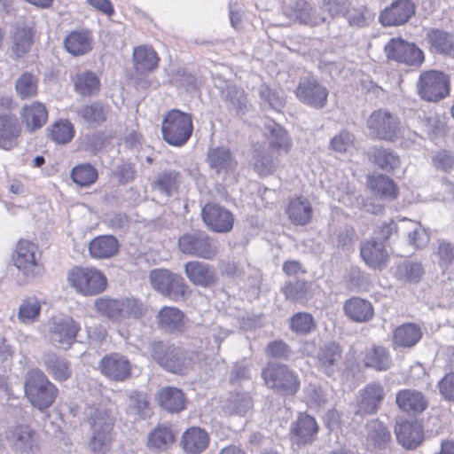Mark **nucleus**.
Listing matches in <instances>:
<instances>
[{
    "instance_id": "nucleus-1",
    "label": "nucleus",
    "mask_w": 454,
    "mask_h": 454,
    "mask_svg": "<svg viewBox=\"0 0 454 454\" xmlns=\"http://www.w3.org/2000/svg\"><path fill=\"white\" fill-rule=\"evenodd\" d=\"M25 393L31 404L43 411L54 403L59 390L40 370H31L26 375Z\"/></svg>"
},
{
    "instance_id": "nucleus-2",
    "label": "nucleus",
    "mask_w": 454,
    "mask_h": 454,
    "mask_svg": "<svg viewBox=\"0 0 454 454\" xmlns=\"http://www.w3.org/2000/svg\"><path fill=\"white\" fill-rule=\"evenodd\" d=\"M95 308L98 313L114 321L130 317L139 318L146 310L145 305L134 297L98 298L95 301Z\"/></svg>"
},
{
    "instance_id": "nucleus-3",
    "label": "nucleus",
    "mask_w": 454,
    "mask_h": 454,
    "mask_svg": "<svg viewBox=\"0 0 454 454\" xmlns=\"http://www.w3.org/2000/svg\"><path fill=\"white\" fill-rule=\"evenodd\" d=\"M193 130L190 114L177 109L170 110L161 124L163 139L173 146H183L187 143Z\"/></svg>"
},
{
    "instance_id": "nucleus-4",
    "label": "nucleus",
    "mask_w": 454,
    "mask_h": 454,
    "mask_svg": "<svg viewBox=\"0 0 454 454\" xmlns=\"http://www.w3.org/2000/svg\"><path fill=\"white\" fill-rule=\"evenodd\" d=\"M262 377L267 387L283 395H293L301 387L298 374L283 364H268Z\"/></svg>"
},
{
    "instance_id": "nucleus-5",
    "label": "nucleus",
    "mask_w": 454,
    "mask_h": 454,
    "mask_svg": "<svg viewBox=\"0 0 454 454\" xmlns=\"http://www.w3.org/2000/svg\"><path fill=\"white\" fill-rule=\"evenodd\" d=\"M67 281L77 293L92 296L102 293L107 284L106 276L98 269L76 267L67 276Z\"/></svg>"
},
{
    "instance_id": "nucleus-6",
    "label": "nucleus",
    "mask_w": 454,
    "mask_h": 454,
    "mask_svg": "<svg viewBox=\"0 0 454 454\" xmlns=\"http://www.w3.org/2000/svg\"><path fill=\"white\" fill-rule=\"evenodd\" d=\"M150 283L153 288L164 297L175 301L185 299L188 286L184 278L165 269H155L150 271Z\"/></svg>"
},
{
    "instance_id": "nucleus-7",
    "label": "nucleus",
    "mask_w": 454,
    "mask_h": 454,
    "mask_svg": "<svg viewBox=\"0 0 454 454\" xmlns=\"http://www.w3.org/2000/svg\"><path fill=\"white\" fill-rule=\"evenodd\" d=\"M370 135L380 140L395 142L404 135V128L399 119L386 110H376L367 121Z\"/></svg>"
},
{
    "instance_id": "nucleus-8",
    "label": "nucleus",
    "mask_w": 454,
    "mask_h": 454,
    "mask_svg": "<svg viewBox=\"0 0 454 454\" xmlns=\"http://www.w3.org/2000/svg\"><path fill=\"white\" fill-rule=\"evenodd\" d=\"M152 358L165 370L179 374H185L191 365L183 351L174 346H167L162 342H153L150 345Z\"/></svg>"
},
{
    "instance_id": "nucleus-9",
    "label": "nucleus",
    "mask_w": 454,
    "mask_h": 454,
    "mask_svg": "<svg viewBox=\"0 0 454 454\" xmlns=\"http://www.w3.org/2000/svg\"><path fill=\"white\" fill-rule=\"evenodd\" d=\"M179 250L187 255L206 260L213 259L218 252V243L203 231L184 233L178 239Z\"/></svg>"
},
{
    "instance_id": "nucleus-10",
    "label": "nucleus",
    "mask_w": 454,
    "mask_h": 454,
    "mask_svg": "<svg viewBox=\"0 0 454 454\" xmlns=\"http://www.w3.org/2000/svg\"><path fill=\"white\" fill-rule=\"evenodd\" d=\"M417 89L421 98L429 102H438L448 96L450 79L440 71H424L418 80Z\"/></svg>"
},
{
    "instance_id": "nucleus-11",
    "label": "nucleus",
    "mask_w": 454,
    "mask_h": 454,
    "mask_svg": "<svg viewBox=\"0 0 454 454\" xmlns=\"http://www.w3.org/2000/svg\"><path fill=\"white\" fill-rule=\"evenodd\" d=\"M91 419L93 434L89 448L93 454H106L110 446L114 419L106 409H97Z\"/></svg>"
},
{
    "instance_id": "nucleus-12",
    "label": "nucleus",
    "mask_w": 454,
    "mask_h": 454,
    "mask_svg": "<svg viewBox=\"0 0 454 454\" xmlns=\"http://www.w3.org/2000/svg\"><path fill=\"white\" fill-rule=\"evenodd\" d=\"M384 51L389 60L408 66H419L424 61L423 51L414 43L403 38H391L384 46Z\"/></svg>"
},
{
    "instance_id": "nucleus-13",
    "label": "nucleus",
    "mask_w": 454,
    "mask_h": 454,
    "mask_svg": "<svg viewBox=\"0 0 454 454\" xmlns=\"http://www.w3.org/2000/svg\"><path fill=\"white\" fill-rule=\"evenodd\" d=\"M36 251L37 247L35 244L27 240H20L12 256L15 267L27 278H34L41 273V266L35 258Z\"/></svg>"
},
{
    "instance_id": "nucleus-14",
    "label": "nucleus",
    "mask_w": 454,
    "mask_h": 454,
    "mask_svg": "<svg viewBox=\"0 0 454 454\" xmlns=\"http://www.w3.org/2000/svg\"><path fill=\"white\" fill-rule=\"evenodd\" d=\"M201 216L206 226L214 232H229L234 224L232 213L214 203H207L203 207Z\"/></svg>"
},
{
    "instance_id": "nucleus-15",
    "label": "nucleus",
    "mask_w": 454,
    "mask_h": 454,
    "mask_svg": "<svg viewBox=\"0 0 454 454\" xmlns=\"http://www.w3.org/2000/svg\"><path fill=\"white\" fill-rule=\"evenodd\" d=\"M328 94L327 88L314 78L301 81L296 89L298 99L316 109H321L325 106Z\"/></svg>"
},
{
    "instance_id": "nucleus-16",
    "label": "nucleus",
    "mask_w": 454,
    "mask_h": 454,
    "mask_svg": "<svg viewBox=\"0 0 454 454\" xmlns=\"http://www.w3.org/2000/svg\"><path fill=\"white\" fill-rule=\"evenodd\" d=\"M100 372L113 381H124L131 374V364L129 359L120 353L104 356L99 363Z\"/></svg>"
},
{
    "instance_id": "nucleus-17",
    "label": "nucleus",
    "mask_w": 454,
    "mask_h": 454,
    "mask_svg": "<svg viewBox=\"0 0 454 454\" xmlns=\"http://www.w3.org/2000/svg\"><path fill=\"white\" fill-rule=\"evenodd\" d=\"M79 330V325L72 317H55L50 326V338L53 343L67 349L75 341Z\"/></svg>"
},
{
    "instance_id": "nucleus-18",
    "label": "nucleus",
    "mask_w": 454,
    "mask_h": 454,
    "mask_svg": "<svg viewBox=\"0 0 454 454\" xmlns=\"http://www.w3.org/2000/svg\"><path fill=\"white\" fill-rule=\"evenodd\" d=\"M385 397V390L380 383L368 384L359 392L356 415L374 414L380 409Z\"/></svg>"
},
{
    "instance_id": "nucleus-19",
    "label": "nucleus",
    "mask_w": 454,
    "mask_h": 454,
    "mask_svg": "<svg viewBox=\"0 0 454 454\" xmlns=\"http://www.w3.org/2000/svg\"><path fill=\"white\" fill-rule=\"evenodd\" d=\"M414 13L415 4L411 0H396L380 12L379 20L383 26H400Z\"/></svg>"
},
{
    "instance_id": "nucleus-20",
    "label": "nucleus",
    "mask_w": 454,
    "mask_h": 454,
    "mask_svg": "<svg viewBox=\"0 0 454 454\" xmlns=\"http://www.w3.org/2000/svg\"><path fill=\"white\" fill-rule=\"evenodd\" d=\"M360 254L364 262L372 269L382 270L389 261V253L381 241L374 239L361 244Z\"/></svg>"
},
{
    "instance_id": "nucleus-21",
    "label": "nucleus",
    "mask_w": 454,
    "mask_h": 454,
    "mask_svg": "<svg viewBox=\"0 0 454 454\" xmlns=\"http://www.w3.org/2000/svg\"><path fill=\"white\" fill-rule=\"evenodd\" d=\"M318 426L316 419L305 413H300L290 429L291 440L298 446L312 442L317 434Z\"/></svg>"
},
{
    "instance_id": "nucleus-22",
    "label": "nucleus",
    "mask_w": 454,
    "mask_h": 454,
    "mask_svg": "<svg viewBox=\"0 0 454 454\" xmlns=\"http://www.w3.org/2000/svg\"><path fill=\"white\" fill-rule=\"evenodd\" d=\"M21 125L16 115L0 114V149L10 151L18 146Z\"/></svg>"
},
{
    "instance_id": "nucleus-23",
    "label": "nucleus",
    "mask_w": 454,
    "mask_h": 454,
    "mask_svg": "<svg viewBox=\"0 0 454 454\" xmlns=\"http://www.w3.org/2000/svg\"><path fill=\"white\" fill-rule=\"evenodd\" d=\"M342 350L336 343H328L322 347L317 355V368L327 376L340 370Z\"/></svg>"
},
{
    "instance_id": "nucleus-24",
    "label": "nucleus",
    "mask_w": 454,
    "mask_h": 454,
    "mask_svg": "<svg viewBox=\"0 0 454 454\" xmlns=\"http://www.w3.org/2000/svg\"><path fill=\"white\" fill-rule=\"evenodd\" d=\"M20 117L26 130L32 133L40 129L46 123L48 111L44 104L34 101L22 106Z\"/></svg>"
},
{
    "instance_id": "nucleus-25",
    "label": "nucleus",
    "mask_w": 454,
    "mask_h": 454,
    "mask_svg": "<svg viewBox=\"0 0 454 454\" xmlns=\"http://www.w3.org/2000/svg\"><path fill=\"white\" fill-rule=\"evenodd\" d=\"M184 273L193 285L203 287L214 285L217 279L212 266L198 261L187 262L184 265Z\"/></svg>"
},
{
    "instance_id": "nucleus-26",
    "label": "nucleus",
    "mask_w": 454,
    "mask_h": 454,
    "mask_svg": "<svg viewBox=\"0 0 454 454\" xmlns=\"http://www.w3.org/2000/svg\"><path fill=\"white\" fill-rule=\"evenodd\" d=\"M210 168L218 175L226 176L235 170L237 160L231 152L225 147L212 148L207 153Z\"/></svg>"
},
{
    "instance_id": "nucleus-27",
    "label": "nucleus",
    "mask_w": 454,
    "mask_h": 454,
    "mask_svg": "<svg viewBox=\"0 0 454 454\" xmlns=\"http://www.w3.org/2000/svg\"><path fill=\"white\" fill-rule=\"evenodd\" d=\"M397 441L406 449H415L423 441L422 427L417 422L402 421L395 427Z\"/></svg>"
},
{
    "instance_id": "nucleus-28",
    "label": "nucleus",
    "mask_w": 454,
    "mask_h": 454,
    "mask_svg": "<svg viewBox=\"0 0 454 454\" xmlns=\"http://www.w3.org/2000/svg\"><path fill=\"white\" fill-rule=\"evenodd\" d=\"M7 441L17 454H32L34 449V431L27 426H18L11 430Z\"/></svg>"
},
{
    "instance_id": "nucleus-29",
    "label": "nucleus",
    "mask_w": 454,
    "mask_h": 454,
    "mask_svg": "<svg viewBox=\"0 0 454 454\" xmlns=\"http://www.w3.org/2000/svg\"><path fill=\"white\" fill-rule=\"evenodd\" d=\"M395 402L401 410L415 414L423 412L428 406V402L425 395L416 389L398 391Z\"/></svg>"
},
{
    "instance_id": "nucleus-30",
    "label": "nucleus",
    "mask_w": 454,
    "mask_h": 454,
    "mask_svg": "<svg viewBox=\"0 0 454 454\" xmlns=\"http://www.w3.org/2000/svg\"><path fill=\"white\" fill-rule=\"evenodd\" d=\"M343 309L346 316L356 323L368 322L374 316L372 303L359 297H353L346 301Z\"/></svg>"
},
{
    "instance_id": "nucleus-31",
    "label": "nucleus",
    "mask_w": 454,
    "mask_h": 454,
    "mask_svg": "<svg viewBox=\"0 0 454 454\" xmlns=\"http://www.w3.org/2000/svg\"><path fill=\"white\" fill-rule=\"evenodd\" d=\"M265 134L270 146L275 149L278 154H286L290 151L291 139L280 125L273 121H267L265 123Z\"/></svg>"
},
{
    "instance_id": "nucleus-32",
    "label": "nucleus",
    "mask_w": 454,
    "mask_h": 454,
    "mask_svg": "<svg viewBox=\"0 0 454 454\" xmlns=\"http://www.w3.org/2000/svg\"><path fill=\"white\" fill-rule=\"evenodd\" d=\"M43 362L48 373L58 381H66L71 377L70 363L53 352H47L43 356Z\"/></svg>"
},
{
    "instance_id": "nucleus-33",
    "label": "nucleus",
    "mask_w": 454,
    "mask_h": 454,
    "mask_svg": "<svg viewBox=\"0 0 454 454\" xmlns=\"http://www.w3.org/2000/svg\"><path fill=\"white\" fill-rule=\"evenodd\" d=\"M119 250V242L112 235H102L93 239L89 245L91 257L108 259L114 256Z\"/></svg>"
},
{
    "instance_id": "nucleus-34",
    "label": "nucleus",
    "mask_w": 454,
    "mask_h": 454,
    "mask_svg": "<svg viewBox=\"0 0 454 454\" xmlns=\"http://www.w3.org/2000/svg\"><path fill=\"white\" fill-rule=\"evenodd\" d=\"M209 442L207 432L200 427L187 429L181 440L184 450L189 454H199L207 446Z\"/></svg>"
},
{
    "instance_id": "nucleus-35",
    "label": "nucleus",
    "mask_w": 454,
    "mask_h": 454,
    "mask_svg": "<svg viewBox=\"0 0 454 454\" xmlns=\"http://www.w3.org/2000/svg\"><path fill=\"white\" fill-rule=\"evenodd\" d=\"M160 405L169 412H179L185 408L186 398L184 392L176 387L161 388L157 395Z\"/></svg>"
},
{
    "instance_id": "nucleus-36",
    "label": "nucleus",
    "mask_w": 454,
    "mask_h": 454,
    "mask_svg": "<svg viewBox=\"0 0 454 454\" xmlns=\"http://www.w3.org/2000/svg\"><path fill=\"white\" fill-rule=\"evenodd\" d=\"M66 50L73 56H82L92 49V39L88 31H73L65 39Z\"/></svg>"
},
{
    "instance_id": "nucleus-37",
    "label": "nucleus",
    "mask_w": 454,
    "mask_h": 454,
    "mask_svg": "<svg viewBox=\"0 0 454 454\" xmlns=\"http://www.w3.org/2000/svg\"><path fill=\"white\" fill-rule=\"evenodd\" d=\"M286 212L292 223L305 225L311 219L312 207L309 200L297 197L290 200Z\"/></svg>"
},
{
    "instance_id": "nucleus-38",
    "label": "nucleus",
    "mask_w": 454,
    "mask_h": 454,
    "mask_svg": "<svg viewBox=\"0 0 454 454\" xmlns=\"http://www.w3.org/2000/svg\"><path fill=\"white\" fill-rule=\"evenodd\" d=\"M431 51L454 58V37L450 34L433 29L427 33Z\"/></svg>"
},
{
    "instance_id": "nucleus-39",
    "label": "nucleus",
    "mask_w": 454,
    "mask_h": 454,
    "mask_svg": "<svg viewBox=\"0 0 454 454\" xmlns=\"http://www.w3.org/2000/svg\"><path fill=\"white\" fill-rule=\"evenodd\" d=\"M422 337L419 325L409 323L395 328L393 335L394 344L403 348L413 347Z\"/></svg>"
},
{
    "instance_id": "nucleus-40",
    "label": "nucleus",
    "mask_w": 454,
    "mask_h": 454,
    "mask_svg": "<svg viewBox=\"0 0 454 454\" xmlns=\"http://www.w3.org/2000/svg\"><path fill=\"white\" fill-rule=\"evenodd\" d=\"M175 442V434L171 428L158 426L148 434L146 446L154 451H164Z\"/></svg>"
},
{
    "instance_id": "nucleus-41",
    "label": "nucleus",
    "mask_w": 454,
    "mask_h": 454,
    "mask_svg": "<svg viewBox=\"0 0 454 454\" xmlns=\"http://www.w3.org/2000/svg\"><path fill=\"white\" fill-rule=\"evenodd\" d=\"M371 154L373 162L382 170L387 172L401 170V160L394 151L383 147H374Z\"/></svg>"
},
{
    "instance_id": "nucleus-42",
    "label": "nucleus",
    "mask_w": 454,
    "mask_h": 454,
    "mask_svg": "<svg viewBox=\"0 0 454 454\" xmlns=\"http://www.w3.org/2000/svg\"><path fill=\"white\" fill-rule=\"evenodd\" d=\"M158 56L150 46H138L133 51V61L139 73L151 72L158 65Z\"/></svg>"
},
{
    "instance_id": "nucleus-43",
    "label": "nucleus",
    "mask_w": 454,
    "mask_h": 454,
    "mask_svg": "<svg viewBox=\"0 0 454 454\" xmlns=\"http://www.w3.org/2000/svg\"><path fill=\"white\" fill-rule=\"evenodd\" d=\"M363 362L366 367H372L377 371H386L391 364L388 352L381 346H374L366 349Z\"/></svg>"
},
{
    "instance_id": "nucleus-44",
    "label": "nucleus",
    "mask_w": 454,
    "mask_h": 454,
    "mask_svg": "<svg viewBox=\"0 0 454 454\" xmlns=\"http://www.w3.org/2000/svg\"><path fill=\"white\" fill-rule=\"evenodd\" d=\"M368 185L375 195L382 199L393 200L397 196L395 183L387 176L379 174L370 176Z\"/></svg>"
},
{
    "instance_id": "nucleus-45",
    "label": "nucleus",
    "mask_w": 454,
    "mask_h": 454,
    "mask_svg": "<svg viewBox=\"0 0 454 454\" xmlns=\"http://www.w3.org/2000/svg\"><path fill=\"white\" fill-rule=\"evenodd\" d=\"M74 90L82 96H93L100 90V81L96 74L90 71L77 74L74 79Z\"/></svg>"
},
{
    "instance_id": "nucleus-46",
    "label": "nucleus",
    "mask_w": 454,
    "mask_h": 454,
    "mask_svg": "<svg viewBox=\"0 0 454 454\" xmlns=\"http://www.w3.org/2000/svg\"><path fill=\"white\" fill-rule=\"evenodd\" d=\"M401 228L406 231L409 244L415 248H422L428 243L429 236L420 223L403 219Z\"/></svg>"
},
{
    "instance_id": "nucleus-47",
    "label": "nucleus",
    "mask_w": 454,
    "mask_h": 454,
    "mask_svg": "<svg viewBox=\"0 0 454 454\" xmlns=\"http://www.w3.org/2000/svg\"><path fill=\"white\" fill-rule=\"evenodd\" d=\"M180 178V174L175 170L164 171L158 175L153 188L166 197H171L179 187Z\"/></svg>"
},
{
    "instance_id": "nucleus-48",
    "label": "nucleus",
    "mask_w": 454,
    "mask_h": 454,
    "mask_svg": "<svg viewBox=\"0 0 454 454\" xmlns=\"http://www.w3.org/2000/svg\"><path fill=\"white\" fill-rule=\"evenodd\" d=\"M160 325L169 331H180L184 326L183 312L174 307H164L157 314Z\"/></svg>"
},
{
    "instance_id": "nucleus-49",
    "label": "nucleus",
    "mask_w": 454,
    "mask_h": 454,
    "mask_svg": "<svg viewBox=\"0 0 454 454\" xmlns=\"http://www.w3.org/2000/svg\"><path fill=\"white\" fill-rule=\"evenodd\" d=\"M33 43L32 32L26 27H17L12 36V56L20 59L27 55Z\"/></svg>"
},
{
    "instance_id": "nucleus-50",
    "label": "nucleus",
    "mask_w": 454,
    "mask_h": 454,
    "mask_svg": "<svg viewBox=\"0 0 454 454\" xmlns=\"http://www.w3.org/2000/svg\"><path fill=\"white\" fill-rule=\"evenodd\" d=\"M253 407V401L247 393L231 395L223 405V410L230 415L245 416Z\"/></svg>"
},
{
    "instance_id": "nucleus-51",
    "label": "nucleus",
    "mask_w": 454,
    "mask_h": 454,
    "mask_svg": "<svg viewBox=\"0 0 454 454\" xmlns=\"http://www.w3.org/2000/svg\"><path fill=\"white\" fill-rule=\"evenodd\" d=\"M125 405L127 413L134 419H143L148 414V402L145 395L137 391L127 393Z\"/></svg>"
},
{
    "instance_id": "nucleus-52",
    "label": "nucleus",
    "mask_w": 454,
    "mask_h": 454,
    "mask_svg": "<svg viewBox=\"0 0 454 454\" xmlns=\"http://www.w3.org/2000/svg\"><path fill=\"white\" fill-rule=\"evenodd\" d=\"M41 304L36 298H28L20 305L18 319L20 323L30 325L37 321L40 316Z\"/></svg>"
},
{
    "instance_id": "nucleus-53",
    "label": "nucleus",
    "mask_w": 454,
    "mask_h": 454,
    "mask_svg": "<svg viewBox=\"0 0 454 454\" xmlns=\"http://www.w3.org/2000/svg\"><path fill=\"white\" fill-rule=\"evenodd\" d=\"M367 440L374 445L383 446L391 438L388 429L378 419H372L366 424Z\"/></svg>"
},
{
    "instance_id": "nucleus-54",
    "label": "nucleus",
    "mask_w": 454,
    "mask_h": 454,
    "mask_svg": "<svg viewBox=\"0 0 454 454\" xmlns=\"http://www.w3.org/2000/svg\"><path fill=\"white\" fill-rule=\"evenodd\" d=\"M73 181L80 186H90L98 179V171L90 164L85 163L75 166L71 171Z\"/></svg>"
},
{
    "instance_id": "nucleus-55",
    "label": "nucleus",
    "mask_w": 454,
    "mask_h": 454,
    "mask_svg": "<svg viewBox=\"0 0 454 454\" xmlns=\"http://www.w3.org/2000/svg\"><path fill=\"white\" fill-rule=\"evenodd\" d=\"M77 114L86 123L90 125L98 124L106 120V107L98 102H95L82 106Z\"/></svg>"
},
{
    "instance_id": "nucleus-56",
    "label": "nucleus",
    "mask_w": 454,
    "mask_h": 454,
    "mask_svg": "<svg viewBox=\"0 0 454 454\" xmlns=\"http://www.w3.org/2000/svg\"><path fill=\"white\" fill-rule=\"evenodd\" d=\"M18 96L22 98L35 97L37 94V80L30 73H24L15 82Z\"/></svg>"
},
{
    "instance_id": "nucleus-57",
    "label": "nucleus",
    "mask_w": 454,
    "mask_h": 454,
    "mask_svg": "<svg viewBox=\"0 0 454 454\" xmlns=\"http://www.w3.org/2000/svg\"><path fill=\"white\" fill-rule=\"evenodd\" d=\"M316 324L312 315L306 312H298L290 319V328L297 334L305 335L312 332Z\"/></svg>"
},
{
    "instance_id": "nucleus-58",
    "label": "nucleus",
    "mask_w": 454,
    "mask_h": 454,
    "mask_svg": "<svg viewBox=\"0 0 454 454\" xmlns=\"http://www.w3.org/2000/svg\"><path fill=\"white\" fill-rule=\"evenodd\" d=\"M276 162L267 150L254 152V168L260 176H268L276 169Z\"/></svg>"
},
{
    "instance_id": "nucleus-59",
    "label": "nucleus",
    "mask_w": 454,
    "mask_h": 454,
    "mask_svg": "<svg viewBox=\"0 0 454 454\" xmlns=\"http://www.w3.org/2000/svg\"><path fill=\"white\" fill-rule=\"evenodd\" d=\"M395 274L401 280L418 282L424 274V270L419 262H405L398 265Z\"/></svg>"
},
{
    "instance_id": "nucleus-60",
    "label": "nucleus",
    "mask_w": 454,
    "mask_h": 454,
    "mask_svg": "<svg viewBox=\"0 0 454 454\" xmlns=\"http://www.w3.org/2000/svg\"><path fill=\"white\" fill-rule=\"evenodd\" d=\"M74 129L67 120L57 121L51 129V137L58 144H67L74 137Z\"/></svg>"
},
{
    "instance_id": "nucleus-61",
    "label": "nucleus",
    "mask_w": 454,
    "mask_h": 454,
    "mask_svg": "<svg viewBox=\"0 0 454 454\" xmlns=\"http://www.w3.org/2000/svg\"><path fill=\"white\" fill-rule=\"evenodd\" d=\"M297 20L300 23L310 27L318 26L325 21V18L309 4H305L298 11Z\"/></svg>"
},
{
    "instance_id": "nucleus-62",
    "label": "nucleus",
    "mask_w": 454,
    "mask_h": 454,
    "mask_svg": "<svg viewBox=\"0 0 454 454\" xmlns=\"http://www.w3.org/2000/svg\"><path fill=\"white\" fill-rule=\"evenodd\" d=\"M283 292L286 299L303 302L306 300L308 284L303 281L289 282L283 288Z\"/></svg>"
},
{
    "instance_id": "nucleus-63",
    "label": "nucleus",
    "mask_w": 454,
    "mask_h": 454,
    "mask_svg": "<svg viewBox=\"0 0 454 454\" xmlns=\"http://www.w3.org/2000/svg\"><path fill=\"white\" fill-rule=\"evenodd\" d=\"M355 137L348 131H341L330 142V148L337 153H347L354 147Z\"/></svg>"
},
{
    "instance_id": "nucleus-64",
    "label": "nucleus",
    "mask_w": 454,
    "mask_h": 454,
    "mask_svg": "<svg viewBox=\"0 0 454 454\" xmlns=\"http://www.w3.org/2000/svg\"><path fill=\"white\" fill-rule=\"evenodd\" d=\"M435 254L440 267H450L454 262V245L445 240H440Z\"/></svg>"
}]
</instances>
